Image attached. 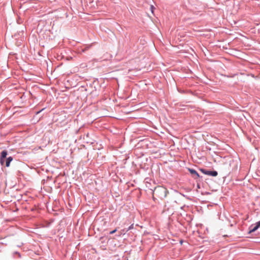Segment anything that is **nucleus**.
<instances>
[{"mask_svg":"<svg viewBox=\"0 0 260 260\" xmlns=\"http://www.w3.org/2000/svg\"><path fill=\"white\" fill-rule=\"evenodd\" d=\"M167 188L161 186L155 187L153 190V194L161 200L165 199L167 197Z\"/></svg>","mask_w":260,"mask_h":260,"instance_id":"1","label":"nucleus"},{"mask_svg":"<svg viewBox=\"0 0 260 260\" xmlns=\"http://www.w3.org/2000/svg\"><path fill=\"white\" fill-rule=\"evenodd\" d=\"M8 155V152L7 150H5L1 152L0 155V163L2 166H3L5 164V159H6V167H9L10 165L11 162L13 160V158L12 156H9L7 157Z\"/></svg>","mask_w":260,"mask_h":260,"instance_id":"2","label":"nucleus"},{"mask_svg":"<svg viewBox=\"0 0 260 260\" xmlns=\"http://www.w3.org/2000/svg\"><path fill=\"white\" fill-rule=\"evenodd\" d=\"M200 171L204 174L211 176L213 177H215L218 175V173L216 171H212L209 170H206L204 169H201Z\"/></svg>","mask_w":260,"mask_h":260,"instance_id":"3","label":"nucleus"},{"mask_svg":"<svg viewBox=\"0 0 260 260\" xmlns=\"http://www.w3.org/2000/svg\"><path fill=\"white\" fill-rule=\"evenodd\" d=\"M188 171L189 173L192 175V177L194 178V179L197 180L198 179L200 178L201 177L199 174V173L194 169L188 168Z\"/></svg>","mask_w":260,"mask_h":260,"instance_id":"4","label":"nucleus"},{"mask_svg":"<svg viewBox=\"0 0 260 260\" xmlns=\"http://www.w3.org/2000/svg\"><path fill=\"white\" fill-rule=\"evenodd\" d=\"M257 229L258 228L255 224H252L249 228V231L248 232V234H250L252 233H253L255 232Z\"/></svg>","mask_w":260,"mask_h":260,"instance_id":"5","label":"nucleus"},{"mask_svg":"<svg viewBox=\"0 0 260 260\" xmlns=\"http://www.w3.org/2000/svg\"><path fill=\"white\" fill-rule=\"evenodd\" d=\"M134 229V224H131L128 228H125L122 230V233H126L128 231Z\"/></svg>","mask_w":260,"mask_h":260,"instance_id":"6","label":"nucleus"},{"mask_svg":"<svg viewBox=\"0 0 260 260\" xmlns=\"http://www.w3.org/2000/svg\"><path fill=\"white\" fill-rule=\"evenodd\" d=\"M256 227L259 229L260 228V220L256 222L255 224H254Z\"/></svg>","mask_w":260,"mask_h":260,"instance_id":"7","label":"nucleus"},{"mask_svg":"<svg viewBox=\"0 0 260 260\" xmlns=\"http://www.w3.org/2000/svg\"><path fill=\"white\" fill-rule=\"evenodd\" d=\"M116 231H117V229H115V230H113V231H111V232H110V233H109V234H111V235L113 234H114Z\"/></svg>","mask_w":260,"mask_h":260,"instance_id":"8","label":"nucleus"},{"mask_svg":"<svg viewBox=\"0 0 260 260\" xmlns=\"http://www.w3.org/2000/svg\"><path fill=\"white\" fill-rule=\"evenodd\" d=\"M15 253L17 254V255H18L19 257H20V258L21 257V254H20V253L19 252L16 251V252H15Z\"/></svg>","mask_w":260,"mask_h":260,"instance_id":"9","label":"nucleus"},{"mask_svg":"<svg viewBox=\"0 0 260 260\" xmlns=\"http://www.w3.org/2000/svg\"><path fill=\"white\" fill-rule=\"evenodd\" d=\"M156 199L155 198V195L153 193V200L155 201Z\"/></svg>","mask_w":260,"mask_h":260,"instance_id":"10","label":"nucleus"},{"mask_svg":"<svg viewBox=\"0 0 260 260\" xmlns=\"http://www.w3.org/2000/svg\"><path fill=\"white\" fill-rule=\"evenodd\" d=\"M154 8L153 6H151V12L153 13V9Z\"/></svg>","mask_w":260,"mask_h":260,"instance_id":"11","label":"nucleus"},{"mask_svg":"<svg viewBox=\"0 0 260 260\" xmlns=\"http://www.w3.org/2000/svg\"><path fill=\"white\" fill-rule=\"evenodd\" d=\"M44 110V109H42L41 110H40V111H38L37 112V114L39 113L40 112H41L42 111H43Z\"/></svg>","mask_w":260,"mask_h":260,"instance_id":"12","label":"nucleus"},{"mask_svg":"<svg viewBox=\"0 0 260 260\" xmlns=\"http://www.w3.org/2000/svg\"><path fill=\"white\" fill-rule=\"evenodd\" d=\"M86 49H87V48H86L84 50H83L82 51L84 52Z\"/></svg>","mask_w":260,"mask_h":260,"instance_id":"13","label":"nucleus"}]
</instances>
